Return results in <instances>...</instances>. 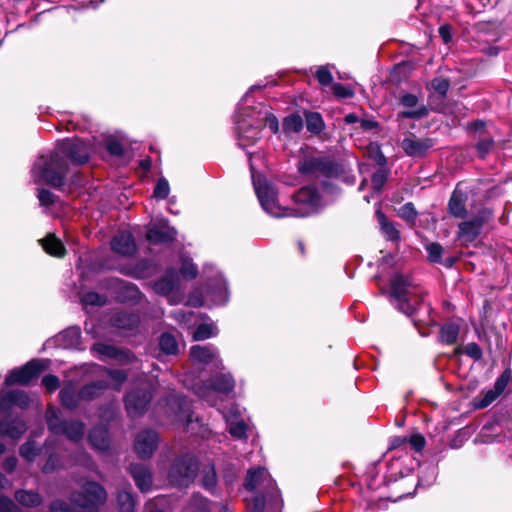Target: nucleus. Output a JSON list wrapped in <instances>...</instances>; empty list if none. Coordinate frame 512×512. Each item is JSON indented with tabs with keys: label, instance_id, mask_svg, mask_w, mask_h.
I'll return each mask as SVG.
<instances>
[{
	"label": "nucleus",
	"instance_id": "1",
	"mask_svg": "<svg viewBox=\"0 0 512 512\" xmlns=\"http://www.w3.org/2000/svg\"><path fill=\"white\" fill-rule=\"evenodd\" d=\"M91 153L90 145L84 140L73 138L63 139L49 155H41L34 163L31 175L34 183H46L55 188L64 185L68 172L67 160L74 164L88 161Z\"/></svg>",
	"mask_w": 512,
	"mask_h": 512
},
{
	"label": "nucleus",
	"instance_id": "2",
	"mask_svg": "<svg viewBox=\"0 0 512 512\" xmlns=\"http://www.w3.org/2000/svg\"><path fill=\"white\" fill-rule=\"evenodd\" d=\"M252 170V182L258 200L265 212L274 217H308L316 213L321 207V197L318 191L311 186L301 188L293 197L291 207H282L277 200L275 188L268 184L261 175H255Z\"/></svg>",
	"mask_w": 512,
	"mask_h": 512
},
{
	"label": "nucleus",
	"instance_id": "3",
	"mask_svg": "<svg viewBox=\"0 0 512 512\" xmlns=\"http://www.w3.org/2000/svg\"><path fill=\"white\" fill-rule=\"evenodd\" d=\"M244 487L251 493L245 498L250 512H262L266 502L273 505L279 502L276 483L265 468L250 469L245 478Z\"/></svg>",
	"mask_w": 512,
	"mask_h": 512
},
{
	"label": "nucleus",
	"instance_id": "4",
	"mask_svg": "<svg viewBox=\"0 0 512 512\" xmlns=\"http://www.w3.org/2000/svg\"><path fill=\"white\" fill-rule=\"evenodd\" d=\"M184 385L211 406L217 405V395H228L234 390L235 381L230 373L216 375L209 383L195 381L191 373L183 379Z\"/></svg>",
	"mask_w": 512,
	"mask_h": 512
},
{
	"label": "nucleus",
	"instance_id": "5",
	"mask_svg": "<svg viewBox=\"0 0 512 512\" xmlns=\"http://www.w3.org/2000/svg\"><path fill=\"white\" fill-rule=\"evenodd\" d=\"M390 296L396 308L406 315H412L422 302V291L409 277L396 274L391 279Z\"/></svg>",
	"mask_w": 512,
	"mask_h": 512
},
{
	"label": "nucleus",
	"instance_id": "6",
	"mask_svg": "<svg viewBox=\"0 0 512 512\" xmlns=\"http://www.w3.org/2000/svg\"><path fill=\"white\" fill-rule=\"evenodd\" d=\"M69 499L77 512H99L107 500V492L99 483L85 481L79 491L71 493Z\"/></svg>",
	"mask_w": 512,
	"mask_h": 512
},
{
	"label": "nucleus",
	"instance_id": "7",
	"mask_svg": "<svg viewBox=\"0 0 512 512\" xmlns=\"http://www.w3.org/2000/svg\"><path fill=\"white\" fill-rule=\"evenodd\" d=\"M46 422L50 432L56 435H65L69 440L77 442L82 439L85 431V424L81 421H66L61 417V411L49 406L45 413Z\"/></svg>",
	"mask_w": 512,
	"mask_h": 512
},
{
	"label": "nucleus",
	"instance_id": "8",
	"mask_svg": "<svg viewBox=\"0 0 512 512\" xmlns=\"http://www.w3.org/2000/svg\"><path fill=\"white\" fill-rule=\"evenodd\" d=\"M197 470L198 463L195 457L185 454L174 460L168 472V478L172 484L186 485L194 478Z\"/></svg>",
	"mask_w": 512,
	"mask_h": 512
},
{
	"label": "nucleus",
	"instance_id": "9",
	"mask_svg": "<svg viewBox=\"0 0 512 512\" xmlns=\"http://www.w3.org/2000/svg\"><path fill=\"white\" fill-rule=\"evenodd\" d=\"M189 358L195 367L205 368L210 366L211 369L222 370L224 365L219 356L218 349L211 344L193 345L190 348Z\"/></svg>",
	"mask_w": 512,
	"mask_h": 512
},
{
	"label": "nucleus",
	"instance_id": "10",
	"mask_svg": "<svg viewBox=\"0 0 512 512\" xmlns=\"http://www.w3.org/2000/svg\"><path fill=\"white\" fill-rule=\"evenodd\" d=\"M204 274L208 280L207 296L217 305L225 304L229 297L226 280L212 265L204 266Z\"/></svg>",
	"mask_w": 512,
	"mask_h": 512
},
{
	"label": "nucleus",
	"instance_id": "11",
	"mask_svg": "<svg viewBox=\"0 0 512 512\" xmlns=\"http://www.w3.org/2000/svg\"><path fill=\"white\" fill-rule=\"evenodd\" d=\"M46 368L41 360H32L19 369H13L5 378V385L14 384L28 385L33 379L37 378Z\"/></svg>",
	"mask_w": 512,
	"mask_h": 512
},
{
	"label": "nucleus",
	"instance_id": "12",
	"mask_svg": "<svg viewBox=\"0 0 512 512\" xmlns=\"http://www.w3.org/2000/svg\"><path fill=\"white\" fill-rule=\"evenodd\" d=\"M492 216L489 209H482L477 216L459 224L458 237L465 242L474 241L480 234L482 226Z\"/></svg>",
	"mask_w": 512,
	"mask_h": 512
},
{
	"label": "nucleus",
	"instance_id": "13",
	"mask_svg": "<svg viewBox=\"0 0 512 512\" xmlns=\"http://www.w3.org/2000/svg\"><path fill=\"white\" fill-rule=\"evenodd\" d=\"M29 403V395L23 390H0V416H9L14 406L25 409Z\"/></svg>",
	"mask_w": 512,
	"mask_h": 512
},
{
	"label": "nucleus",
	"instance_id": "14",
	"mask_svg": "<svg viewBox=\"0 0 512 512\" xmlns=\"http://www.w3.org/2000/svg\"><path fill=\"white\" fill-rule=\"evenodd\" d=\"M152 399L149 388H141L130 391L125 397V407L130 416L143 414Z\"/></svg>",
	"mask_w": 512,
	"mask_h": 512
},
{
	"label": "nucleus",
	"instance_id": "15",
	"mask_svg": "<svg viewBox=\"0 0 512 512\" xmlns=\"http://www.w3.org/2000/svg\"><path fill=\"white\" fill-rule=\"evenodd\" d=\"M299 171L307 176L318 177L320 175H330L333 171L331 161L321 156H307L299 162Z\"/></svg>",
	"mask_w": 512,
	"mask_h": 512
},
{
	"label": "nucleus",
	"instance_id": "16",
	"mask_svg": "<svg viewBox=\"0 0 512 512\" xmlns=\"http://www.w3.org/2000/svg\"><path fill=\"white\" fill-rule=\"evenodd\" d=\"M158 446V434L151 429L141 431L135 438L134 449L142 458H150Z\"/></svg>",
	"mask_w": 512,
	"mask_h": 512
},
{
	"label": "nucleus",
	"instance_id": "17",
	"mask_svg": "<svg viewBox=\"0 0 512 512\" xmlns=\"http://www.w3.org/2000/svg\"><path fill=\"white\" fill-rule=\"evenodd\" d=\"M176 237V230L167 222L151 224L146 233V239L152 244H164L172 242Z\"/></svg>",
	"mask_w": 512,
	"mask_h": 512
},
{
	"label": "nucleus",
	"instance_id": "18",
	"mask_svg": "<svg viewBox=\"0 0 512 512\" xmlns=\"http://www.w3.org/2000/svg\"><path fill=\"white\" fill-rule=\"evenodd\" d=\"M222 414L226 420L229 433L238 439L246 438L247 424L241 418L238 407L232 406L228 410H223Z\"/></svg>",
	"mask_w": 512,
	"mask_h": 512
},
{
	"label": "nucleus",
	"instance_id": "19",
	"mask_svg": "<svg viewBox=\"0 0 512 512\" xmlns=\"http://www.w3.org/2000/svg\"><path fill=\"white\" fill-rule=\"evenodd\" d=\"M178 285L179 276L176 270L169 269L161 279L155 282L154 290L158 294L168 296L170 304H177L178 301L174 299V295H172V293L178 287Z\"/></svg>",
	"mask_w": 512,
	"mask_h": 512
},
{
	"label": "nucleus",
	"instance_id": "20",
	"mask_svg": "<svg viewBox=\"0 0 512 512\" xmlns=\"http://www.w3.org/2000/svg\"><path fill=\"white\" fill-rule=\"evenodd\" d=\"M399 102L402 106L409 108L398 114L400 118L420 119L428 114V109L424 105L418 106V97L414 94L405 93L400 96Z\"/></svg>",
	"mask_w": 512,
	"mask_h": 512
},
{
	"label": "nucleus",
	"instance_id": "21",
	"mask_svg": "<svg viewBox=\"0 0 512 512\" xmlns=\"http://www.w3.org/2000/svg\"><path fill=\"white\" fill-rule=\"evenodd\" d=\"M112 250L122 256H132L137 250L133 235L128 231H120L111 240Z\"/></svg>",
	"mask_w": 512,
	"mask_h": 512
},
{
	"label": "nucleus",
	"instance_id": "22",
	"mask_svg": "<svg viewBox=\"0 0 512 512\" xmlns=\"http://www.w3.org/2000/svg\"><path fill=\"white\" fill-rule=\"evenodd\" d=\"M401 147L408 156L421 157L433 147V141L429 138L423 139L410 135L403 139Z\"/></svg>",
	"mask_w": 512,
	"mask_h": 512
},
{
	"label": "nucleus",
	"instance_id": "23",
	"mask_svg": "<svg viewBox=\"0 0 512 512\" xmlns=\"http://www.w3.org/2000/svg\"><path fill=\"white\" fill-rule=\"evenodd\" d=\"M467 199L468 196L466 192L462 191L459 185H457L448 201V213L455 218H466L468 216V210L466 208Z\"/></svg>",
	"mask_w": 512,
	"mask_h": 512
},
{
	"label": "nucleus",
	"instance_id": "24",
	"mask_svg": "<svg viewBox=\"0 0 512 512\" xmlns=\"http://www.w3.org/2000/svg\"><path fill=\"white\" fill-rule=\"evenodd\" d=\"M485 123L483 121H475L468 125L470 130L479 132V139L476 144V149L479 157L484 158L493 148L494 140L490 135L484 132Z\"/></svg>",
	"mask_w": 512,
	"mask_h": 512
},
{
	"label": "nucleus",
	"instance_id": "25",
	"mask_svg": "<svg viewBox=\"0 0 512 512\" xmlns=\"http://www.w3.org/2000/svg\"><path fill=\"white\" fill-rule=\"evenodd\" d=\"M0 420V436H7L12 439H19L27 430L26 423L20 419L8 420V416Z\"/></svg>",
	"mask_w": 512,
	"mask_h": 512
},
{
	"label": "nucleus",
	"instance_id": "26",
	"mask_svg": "<svg viewBox=\"0 0 512 512\" xmlns=\"http://www.w3.org/2000/svg\"><path fill=\"white\" fill-rule=\"evenodd\" d=\"M238 144L245 147L256 142L260 138V124L257 126L248 125L244 120H238Z\"/></svg>",
	"mask_w": 512,
	"mask_h": 512
},
{
	"label": "nucleus",
	"instance_id": "27",
	"mask_svg": "<svg viewBox=\"0 0 512 512\" xmlns=\"http://www.w3.org/2000/svg\"><path fill=\"white\" fill-rule=\"evenodd\" d=\"M59 398L61 404L70 410L77 408L82 401L80 390L77 389L76 384L73 382L64 385L59 393Z\"/></svg>",
	"mask_w": 512,
	"mask_h": 512
},
{
	"label": "nucleus",
	"instance_id": "28",
	"mask_svg": "<svg viewBox=\"0 0 512 512\" xmlns=\"http://www.w3.org/2000/svg\"><path fill=\"white\" fill-rule=\"evenodd\" d=\"M94 354H98L103 358H111L118 360H126L129 361L131 354L126 350H120L113 345L104 344V343H96L91 348Z\"/></svg>",
	"mask_w": 512,
	"mask_h": 512
},
{
	"label": "nucleus",
	"instance_id": "29",
	"mask_svg": "<svg viewBox=\"0 0 512 512\" xmlns=\"http://www.w3.org/2000/svg\"><path fill=\"white\" fill-rule=\"evenodd\" d=\"M130 473L137 485L142 491L146 492L152 484V475L150 470L142 464H131Z\"/></svg>",
	"mask_w": 512,
	"mask_h": 512
},
{
	"label": "nucleus",
	"instance_id": "30",
	"mask_svg": "<svg viewBox=\"0 0 512 512\" xmlns=\"http://www.w3.org/2000/svg\"><path fill=\"white\" fill-rule=\"evenodd\" d=\"M112 325L123 331H132L134 330L139 322V316L129 312H116L112 319Z\"/></svg>",
	"mask_w": 512,
	"mask_h": 512
},
{
	"label": "nucleus",
	"instance_id": "31",
	"mask_svg": "<svg viewBox=\"0 0 512 512\" xmlns=\"http://www.w3.org/2000/svg\"><path fill=\"white\" fill-rule=\"evenodd\" d=\"M186 403L181 401L180 403V412L176 415L179 421H184V429L186 432L191 433L192 435H200L204 437V433L200 432L197 427H201L198 418L193 419V415L188 413V410L185 409Z\"/></svg>",
	"mask_w": 512,
	"mask_h": 512
},
{
	"label": "nucleus",
	"instance_id": "32",
	"mask_svg": "<svg viewBox=\"0 0 512 512\" xmlns=\"http://www.w3.org/2000/svg\"><path fill=\"white\" fill-rule=\"evenodd\" d=\"M89 441L95 449L107 450L110 444L108 430L105 427L93 428L89 433Z\"/></svg>",
	"mask_w": 512,
	"mask_h": 512
},
{
	"label": "nucleus",
	"instance_id": "33",
	"mask_svg": "<svg viewBox=\"0 0 512 512\" xmlns=\"http://www.w3.org/2000/svg\"><path fill=\"white\" fill-rule=\"evenodd\" d=\"M40 243L46 253L55 256L63 257L65 255V247L62 242L54 235L48 234Z\"/></svg>",
	"mask_w": 512,
	"mask_h": 512
},
{
	"label": "nucleus",
	"instance_id": "34",
	"mask_svg": "<svg viewBox=\"0 0 512 512\" xmlns=\"http://www.w3.org/2000/svg\"><path fill=\"white\" fill-rule=\"evenodd\" d=\"M106 388L107 383L103 380L95 381L83 386L80 389L82 401H91L99 397Z\"/></svg>",
	"mask_w": 512,
	"mask_h": 512
},
{
	"label": "nucleus",
	"instance_id": "35",
	"mask_svg": "<svg viewBox=\"0 0 512 512\" xmlns=\"http://www.w3.org/2000/svg\"><path fill=\"white\" fill-rule=\"evenodd\" d=\"M160 351L165 355H177L179 353V344L176 337L169 333H162L159 337Z\"/></svg>",
	"mask_w": 512,
	"mask_h": 512
},
{
	"label": "nucleus",
	"instance_id": "36",
	"mask_svg": "<svg viewBox=\"0 0 512 512\" xmlns=\"http://www.w3.org/2000/svg\"><path fill=\"white\" fill-rule=\"evenodd\" d=\"M15 499L26 507H36L42 502V497L37 492L28 490H18L15 493Z\"/></svg>",
	"mask_w": 512,
	"mask_h": 512
},
{
	"label": "nucleus",
	"instance_id": "37",
	"mask_svg": "<svg viewBox=\"0 0 512 512\" xmlns=\"http://www.w3.org/2000/svg\"><path fill=\"white\" fill-rule=\"evenodd\" d=\"M81 331L78 327H70L64 330L59 339L67 348H77L80 344Z\"/></svg>",
	"mask_w": 512,
	"mask_h": 512
},
{
	"label": "nucleus",
	"instance_id": "38",
	"mask_svg": "<svg viewBox=\"0 0 512 512\" xmlns=\"http://www.w3.org/2000/svg\"><path fill=\"white\" fill-rule=\"evenodd\" d=\"M218 334V328L213 322L197 325L193 332V340L203 341Z\"/></svg>",
	"mask_w": 512,
	"mask_h": 512
},
{
	"label": "nucleus",
	"instance_id": "39",
	"mask_svg": "<svg viewBox=\"0 0 512 512\" xmlns=\"http://www.w3.org/2000/svg\"><path fill=\"white\" fill-rule=\"evenodd\" d=\"M460 327L456 323H448L442 326L439 339L442 343L451 345L457 341L459 335Z\"/></svg>",
	"mask_w": 512,
	"mask_h": 512
},
{
	"label": "nucleus",
	"instance_id": "40",
	"mask_svg": "<svg viewBox=\"0 0 512 512\" xmlns=\"http://www.w3.org/2000/svg\"><path fill=\"white\" fill-rule=\"evenodd\" d=\"M182 512H211L209 501L199 494H194Z\"/></svg>",
	"mask_w": 512,
	"mask_h": 512
},
{
	"label": "nucleus",
	"instance_id": "41",
	"mask_svg": "<svg viewBox=\"0 0 512 512\" xmlns=\"http://www.w3.org/2000/svg\"><path fill=\"white\" fill-rule=\"evenodd\" d=\"M306 128L313 134H319L324 129V121L318 112H305Z\"/></svg>",
	"mask_w": 512,
	"mask_h": 512
},
{
	"label": "nucleus",
	"instance_id": "42",
	"mask_svg": "<svg viewBox=\"0 0 512 512\" xmlns=\"http://www.w3.org/2000/svg\"><path fill=\"white\" fill-rule=\"evenodd\" d=\"M377 217L381 226V230L385 234L386 238L391 241L398 240L400 238V233L393 225V223L389 222L381 211H377Z\"/></svg>",
	"mask_w": 512,
	"mask_h": 512
},
{
	"label": "nucleus",
	"instance_id": "43",
	"mask_svg": "<svg viewBox=\"0 0 512 512\" xmlns=\"http://www.w3.org/2000/svg\"><path fill=\"white\" fill-rule=\"evenodd\" d=\"M303 128V120L298 114H291L284 118L282 129L285 134L299 133Z\"/></svg>",
	"mask_w": 512,
	"mask_h": 512
},
{
	"label": "nucleus",
	"instance_id": "44",
	"mask_svg": "<svg viewBox=\"0 0 512 512\" xmlns=\"http://www.w3.org/2000/svg\"><path fill=\"white\" fill-rule=\"evenodd\" d=\"M117 503L119 512H133L135 507V502L132 494L127 490H122L118 492L117 495Z\"/></svg>",
	"mask_w": 512,
	"mask_h": 512
},
{
	"label": "nucleus",
	"instance_id": "45",
	"mask_svg": "<svg viewBox=\"0 0 512 512\" xmlns=\"http://www.w3.org/2000/svg\"><path fill=\"white\" fill-rule=\"evenodd\" d=\"M41 449L36 446L34 441H27L19 449L20 456L28 462H32L40 454Z\"/></svg>",
	"mask_w": 512,
	"mask_h": 512
},
{
	"label": "nucleus",
	"instance_id": "46",
	"mask_svg": "<svg viewBox=\"0 0 512 512\" xmlns=\"http://www.w3.org/2000/svg\"><path fill=\"white\" fill-rule=\"evenodd\" d=\"M173 316L178 322L188 327L191 326L192 324H196V321L198 319L194 312L181 309L174 311Z\"/></svg>",
	"mask_w": 512,
	"mask_h": 512
},
{
	"label": "nucleus",
	"instance_id": "47",
	"mask_svg": "<svg viewBox=\"0 0 512 512\" xmlns=\"http://www.w3.org/2000/svg\"><path fill=\"white\" fill-rule=\"evenodd\" d=\"M387 178L388 175L384 169H379L376 172H374L371 179L372 189L375 192L379 193L382 190L384 184L386 183Z\"/></svg>",
	"mask_w": 512,
	"mask_h": 512
},
{
	"label": "nucleus",
	"instance_id": "48",
	"mask_svg": "<svg viewBox=\"0 0 512 512\" xmlns=\"http://www.w3.org/2000/svg\"><path fill=\"white\" fill-rule=\"evenodd\" d=\"M180 272L184 278L194 279L198 274V269L189 259L182 258Z\"/></svg>",
	"mask_w": 512,
	"mask_h": 512
},
{
	"label": "nucleus",
	"instance_id": "49",
	"mask_svg": "<svg viewBox=\"0 0 512 512\" xmlns=\"http://www.w3.org/2000/svg\"><path fill=\"white\" fill-rule=\"evenodd\" d=\"M426 250L428 252V258L431 262H441L443 247L439 243H429L428 245H426Z\"/></svg>",
	"mask_w": 512,
	"mask_h": 512
},
{
	"label": "nucleus",
	"instance_id": "50",
	"mask_svg": "<svg viewBox=\"0 0 512 512\" xmlns=\"http://www.w3.org/2000/svg\"><path fill=\"white\" fill-rule=\"evenodd\" d=\"M82 303L90 306H102L106 303V298L96 292H88L83 296Z\"/></svg>",
	"mask_w": 512,
	"mask_h": 512
},
{
	"label": "nucleus",
	"instance_id": "51",
	"mask_svg": "<svg viewBox=\"0 0 512 512\" xmlns=\"http://www.w3.org/2000/svg\"><path fill=\"white\" fill-rule=\"evenodd\" d=\"M202 483L205 489L212 490L215 488L217 483V477L214 467H209L204 471L202 477Z\"/></svg>",
	"mask_w": 512,
	"mask_h": 512
},
{
	"label": "nucleus",
	"instance_id": "52",
	"mask_svg": "<svg viewBox=\"0 0 512 512\" xmlns=\"http://www.w3.org/2000/svg\"><path fill=\"white\" fill-rule=\"evenodd\" d=\"M399 216L406 221L414 222L417 216V211L411 202H408L400 207Z\"/></svg>",
	"mask_w": 512,
	"mask_h": 512
},
{
	"label": "nucleus",
	"instance_id": "53",
	"mask_svg": "<svg viewBox=\"0 0 512 512\" xmlns=\"http://www.w3.org/2000/svg\"><path fill=\"white\" fill-rule=\"evenodd\" d=\"M315 76L322 86H329L332 84L333 76L326 66H320L317 69Z\"/></svg>",
	"mask_w": 512,
	"mask_h": 512
},
{
	"label": "nucleus",
	"instance_id": "54",
	"mask_svg": "<svg viewBox=\"0 0 512 512\" xmlns=\"http://www.w3.org/2000/svg\"><path fill=\"white\" fill-rule=\"evenodd\" d=\"M170 192L169 183L165 178H160L154 189V197L158 199H165Z\"/></svg>",
	"mask_w": 512,
	"mask_h": 512
},
{
	"label": "nucleus",
	"instance_id": "55",
	"mask_svg": "<svg viewBox=\"0 0 512 512\" xmlns=\"http://www.w3.org/2000/svg\"><path fill=\"white\" fill-rule=\"evenodd\" d=\"M463 353L476 361L480 360L483 356L481 347L475 342H471L465 345L463 348Z\"/></svg>",
	"mask_w": 512,
	"mask_h": 512
},
{
	"label": "nucleus",
	"instance_id": "56",
	"mask_svg": "<svg viewBox=\"0 0 512 512\" xmlns=\"http://www.w3.org/2000/svg\"><path fill=\"white\" fill-rule=\"evenodd\" d=\"M425 472L426 475L419 478L418 486L428 487L436 480L437 469L434 466L426 467Z\"/></svg>",
	"mask_w": 512,
	"mask_h": 512
},
{
	"label": "nucleus",
	"instance_id": "57",
	"mask_svg": "<svg viewBox=\"0 0 512 512\" xmlns=\"http://www.w3.org/2000/svg\"><path fill=\"white\" fill-rule=\"evenodd\" d=\"M332 90H333L334 95L341 99H346V98H350L353 96V91L349 87H347L341 83L333 84Z\"/></svg>",
	"mask_w": 512,
	"mask_h": 512
},
{
	"label": "nucleus",
	"instance_id": "58",
	"mask_svg": "<svg viewBox=\"0 0 512 512\" xmlns=\"http://www.w3.org/2000/svg\"><path fill=\"white\" fill-rule=\"evenodd\" d=\"M37 197L42 206H50L55 202V195L47 189H39Z\"/></svg>",
	"mask_w": 512,
	"mask_h": 512
},
{
	"label": "nucleus",
	"instance_id": "59",
	"mask_svg": "<svg viewBox=\"0 0 512 512\" xmlns=\"http://www.w3.org/2000/svg\"><path fill=\"white\" fill-rule=\"evenodd\" d=\"M408 443L415 451L420 452L424 449L426 440L421 434L415 433L408 438Z\"/></svg>",
	"mask_w": 512,
	"mask_h": 512
},
{
	"label": "nucleus",
	"instance_id": "60",
	"mask_svg": "<svg viewBox=\"0 0 512 512\" xmlns=\"http://www.w3.org/2000/svg\"><path fill=\"white\" fill-rule=\"evenodd\" d=\"M106 372L118 384L117 390H119L120 386L126 381L127 374L123 370L118 369H107Z\"/></svg>",
	"mask_w": 512,
	"mask_h": 512
},
{
	"label": "nucleus",
	"instance_id": "61",
	"mask_svg": "<svg viewBox=\"0 0 512 512\" xmlns=\"http://www.w3.org/2000/svg\"><path fill=\"white\" fill-rule=\"evenodd\" d=\"M263 122V125L268 127L272 133L276 134L279 131L278 119L273 114L266 111Z\"/></svg>",
	"mask_w": 512,
	"mask_h": 512
},
{
	"label": "nucleus",
	"instance_id": "62",
	"mask_svg": "<svg viewBox=\"0 0 512 512\" xmlns=\"http://www.w3.org/2000/svg\"><path fill=\"white\" fill-rule=\"evenodd\" d=\"M42 384L48 392H54L60 385L59 378L55 375H46L42 379Z\"/></svg>",
	"mask_w": 512,
	"mask_h": 512
},
{
	"label": "nucleus",
	"instance_id": "63",
	"mask_svg": "<svg viewBox=\"0 0 512 512\" xmlns=\"http://www.w3.org/2000/svg\"><path fill=\"white\" fill-rule=\"evenodd\" d=\"M58 467H60L59 457L56 454H52L49 456L46 463L42 467V471L44 473H51L54 470H56Z\"/></svg>",
	"mask_w": 512,
	"mask_h": 512
},
{
	"label": "nucleus",
	"instance_id": "64",
	"mask_svg": "<svg viewBox=\"0 0 512 512\" xmlns=\"http://www.w3.org/2000/svg\"><path fill=\"white\" fill-rule=\"evenodd\" d=\"M0 512H17V506L10 498L0 496Z\"/></svg>",
	"mask_w": 512,
	"mask_h": 512
}]
</instances>
